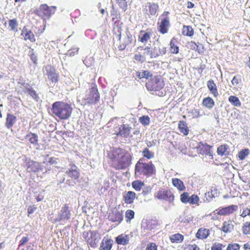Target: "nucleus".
Returning <instances> with one entry per match:
<instances>
[{"instance_id": "79ce46f5", "label": "nucleus", "mask_w": 250, "mask_h": 250, "mask_svg": "<svg viewBox=\"0 0 250 250\" xmlns=\"http://www.w3.org/2000/svg\"><path fill=\"white\" fill-rule=\"evenodd\" d=\"M143 186L144 183L138 181H134L132 183V187L137 191L140 190Z\"/></svg>"}, {"instance_id": "f8f14e48", "label": "nucleus", "mask_w": 250, "mask_h": 250, "mask_svg": "<svg viewBox=\"0 0 250 250\" xmlns=\"http://www.w3.org/2000/svg\"><path fill=\"white\" fill-rule=\"evenodd\" d=\"M238 209L237 205H232L227 207L218 208L216 209L217 214L220 215H227L232 213Z\"/></svg>"}, {"instance_id": "e2e57ef3", "label": "nucleus", "mask_w": 250, "mask_h": 250, "mask_svg": "<svg viewBox=\"0 0 250 250\" xmlns=\"http://www.w3.org/2000/svg\"><path fill=\"white\" fill-rule=\"evenodd\" d=\"M37 209V207L35 205H33L28 207L27 209V212L28 216L33 213Z\"/></svg>"}, {"instance_id": "f3484780", "label": "nucleus", "mask_w": 250, "mask_h": 250, "mask_svg": "<svg viewBox=\"0 0 250 250\" xmlns=\"http://www.w3.org/2000/svg\"><path fill=\"white\" fill-rule=\"evenodd\" d=\"M158 7V5L153 2H147L146 5V11L148 12V14L151 15H154L156 14Z\"/></svg>"}, {"instance_id": "a18cd8bd", "label": "nucleus", "mask_w": 250, "mask_h": 250, "mask_svg": "<svg viewBox=\"0 0 250 250\" xmlns=\"http://www.w3.org/2000/svg\"><path fill=\"white\" fill-rule=\"evenodd\" d=\"M143 153L144 156L147 159H151L154 157L153 153L150 152L147 148L144 149Z\"/></svg>"}, {"instance_id": "1a4fd4ad", "label": "nucleus", "mask_w": 250, "mask_h": 250, "mask_svg": "<svg viewBox=\"0 0 250 250\" xmlns=\"http://www.w3.org/2000/svg\"><path fill=\"white\" fill-rule=\"evenodd\" d=\"M68 206L65 205L61 208V210L58 215V216L56 219V221H62L65 222L70 218L71 214L70 211L68 210Z\"/></svg>"}, {"instance_id": "7ed1b4c3", "label": "nucleus", "mask_w": 250, "mask_h": 250, "mask_svg": "<svg viewBox=\"0 0 250 250\" xmlns=\"http://www.w3.org/2000/svg\"><path fill=\"white\" fill-rule=\"evenodd\" d=\"M52 113L60 120H67L71 116L72 108L70 105L62 102H56L52 104Z\"/></svg>"}, {"instance_id": "f03ea898", "label": "nucleus", "mask_w": 250, "mask_h": 250, "mask_svg": "<svg viewBox=\"0 0 250 250\" xmlns=\"http://www.w3.org/2000/svg\"><path fill=\"white\" fill-rule=\"evenodd\" d=\"M132 156L130 153L120 148L110 150V163L117 169H125L131 164Z\"/></svg>"}, {"instance_id": "f257e3e1", "label": "nucleus", "mask_w": 250, "mask_h": 250, "mask_svg": "<svg viewBox=\"0 0 250 250\" xmlns=\"http://www.w3.org/2000/svg\"><path fill=\"white\" fill-rule=\"evenodd\" d=\"M112 15H114L115 17L112 18V21L114 22L113 25V46L115 48H118L119 50H124L126 46L131 43L132 41V36L130 34H126V35L121 39V22L119 20L120 18V14H118L117 11L114 10V8L112 7Z\"/></svg>"}, {"instance_id": "774afa93", "label": "nucleus", "mask_w": 250, "mask_h": 250, "mask_svg": "<svg viewBox=\"0 0 250 250\" xmlns=\"http://www.w3.org/2000/svg\"><path fill=\"white\" fill-rule=\"evenodd\" d=\"M32 88L29 84L26 83L24 86L23 91L25 93H28L30 91V89H32Z\"/></svg>"}, {"instance_id": "4d7b16f0", "label": "nucleus", "mask_w": 250, "mask_h": 250, "mask_svg": "<svg viewBox=\"0 0 250 250\" xmlns=\"http://www.w3.org/2000/svg\"><path fill=\"white\" fill-rule=\"evenodd\" d=\"M28 94L32 97V98L36 101L38 100L39 99V97L38 95L37 94L36 91L32 88V89H30V91L28 93Z\"/></svg>"}, {"instance_id": "49530a36", "label": "nucleus", "mask_w": 250, "mask_h": 250, "mask_svg": "<svg viewBox=\"0 0 250 250\" xmlns=\"http://www.w3.org/2000/svg\"><path fill=\"white\" fill-rule=\"evenodd\" d=\"M189 194L188 192H184L181 195V201L183 203H188L189 201Z\"/></svg>"}, {"instance_id": "20e7f679", "label": "nucleus", "mask_w": 250, "mask_h": 250, "mask_svg": "<svg viewBox=\"0 0 250 250\" xmlns=\"http://www.w3.org/2000/svg\"><path fill=\"white\" fill-rule=\"evenodd\" d=\"M140 159L136 164L135 168V174L137 176L146 175L150 176L155 172V166L152 163H146L143 162Z\"/></svg>"}, {"instance_id": "9b49d317", "label": "nucleus", "mask_w": 250, "mask_h": 250, "mask_svg": "<svg viewBox=\"0 0 250 250\" xmlns=\"http://www.w3.org/2000/svg\"><path fill=\"white\" fill-rule=\"evenodd\" d=\"M21 36L25 41H29L31 42L36 41V38L32 31L28 29L26 26H24L21 30Z\"/></svg>"}, {"instance_id": "cd10ccee", "label": "nucleus", "mask_w": 250, "mask_h": 250, "mask_svg": "<svg viewBox=\"0 0 250 250\" xmlns=\"http://www.w3.org/2000/svg\"><path fill=\"white\" fill-rule=\"evenodd\" d=\"M234 226L231 221H225L223 224L221 229L225 233H229L231 232Z\"/></svg>"}, {"instance_id": "c9c22d12", "label": "nucleus", "mask_w": 250, "mask_h": 250, "mask_svg": "<svg viewBox=\"0 0 250 250\" xmlns=\"http://www.w3.org/2000/svg\"><path fill=\"white\" fill-rule=\"evenodd\" d=\"M182 33L184 35L187 36H192L193 35L194 31L191 27L184 26Z\"/></svg>"}, {"instance_id": "69168bd1", "label": "nucleus", "mask_w": 250, "mask_h": 250, "mask_svg": "<svg viewBox=\"0 0 250 250\" xmlns=\"http://www.w3.org/2000/svg\"><path fill=\"white\" fill-rule=\"evenodd\" d=\"M79 49L78 48H74L73 50H69L67 53V55L70 56H73L75 55V53H77Z\"/></svg>"}, {"instance_id": "412c9836", "label": "nucleus", "mask_w": 250, "mask_h": 250, "mask_svg": "<svg viewBox=\"0 0 250 250\" xmlns=\"http://www.w3.org/2000/svg\"><path fill=\"white\" fill-rule=\"evenodd\" d=\"M209 229H205V228H201L198 229L197 232L196 234V236L197 238L201 239H204L207 238L209 235Z\"/></svg>"}, {"instance_id": "680f3d73", "label": "nucleus", "mask_w": 250, "mask_h": 250, "mask_svg": "<svg viewBox=\"0 0 250 250\" xmlns=\"http://www.w3.org/2000/svg\"><path fill=\"white\" fill-rule=\"evenodd\" d=\"M29 238L28 236L23 237L20 241V244L19 245V247H20L23 246L29 241Z\"/></svg>"}, {"instance_id": "4468645a", "label": "nucleus", "mask_w": 250, "mask_h": 250, "mask_svg": "<svg viewBox=\"0 0 250 250\" xmlns=\"http://www.w3.org/2000/svg\"><path fill=\"white\" fill-rule=\"evenodd\" d=\"M69 166L70 167L65 173L74 180L78 179L80 175L78 167L74 164H70Z\"/></svg>"}, {"instance_id": "4be33fe9", "label": "nucleus", "mask_w": 250, "mask_h": 250, "mask_svg": "<svg viewBox=\"0 0 250 250\" xmlns=\"http://www.w3.org/2000/svg\"><path fill=\"white\" fill-rule=\"evenodd\" d=\"M24 138L33 145H38V136L36 134L30 133L26 135Z\"/></svg>"}, {"instance_id": "7c9ffc66", "label": "nucleus", "mask_w": 250, "mask_h": 250, "mask_svg": "<svg viewBox=\"0 0 250 250\" xmlns=\"http://www.w3.org/2000/svg\"><path fill=\"white\" fill-rule=\"evenodd\" d=\"M183 235L179 233L172 235L170 237V240L172 243H180L183 241Z\"/></svg>"}, {"instance_id": "5701e85b", "label": "nucleus", "mask_w": 250, "mask_h": 250, "mask_svg": "<svg viewBox=\"0 0 250 250\" xmlns=\"http://www.w3.org/2000/svg\"><path fill=\"white\" fill-rule=\"evenodd\" d=\"M136 197L135 192L129 191L124 195V201L126 204H131L133 202Z\"/></svg>"}, {"instance_id": "2f4dec72", "label": "nucleus", "mask_w": 250, "mask_h": 250, "mask_svg": "<svg viewBox=\"0 0 250 250\" xmlns=\"http://www.w3.org/2000/svg\"><path fill=\"white\" fill-rule=\"evenodd\" d=\"M203 104L207 107L211 109L214 105V102L213 99L210 97L205 98L203 101Z\"/></svg>"}, {"instance_id": "09e8293b", "label": "nucleus", "mask_w": 250, "mask_h": 250, "mask_svg": "<svg viewBox=\"0 0 250 250\" xmlns=\"http://www.w3.org/2000/svg\"><path fill=\"white\" fill-rule=\"evenodd\" d=\"M140 122L144 125H147L150 123V119L147 116H143L139 118Z\"/></svg>"}, {"instance_id": "b1692460", "label": "nucleus", "mask_w": 250, "mask_h": 250, "mask_svg": "<svg viewBox=\"0 0 250 250\" xmlns=\"http://www.w3.org/2000/svg\"><path fill=\"white\" fill-rule=\"evenodd\" d=\"M172 185L180 191H183L186 188L183 182L178 178H172Z\"/></svg>"}, {"instance_id": "a19ab883", "label": "nucleus", "mask_w": 250, "mask_h": 250, "mask_svg": "<svg viewBox=\"0 0 250 250\" xmlns=\"http://www.w3.org/2000/svg\"><path fill=\"white\" fill-rule=\"evenodd\" d=\"M249 154V150L248 149H244L241 150L238 154L239 158L243 160Z\"/></svg>"}, {"instance_id": "338daca9", "label": "nucleus", "mask_w": 250, "mask_h": 250, "mask_svg": "<svg viewBox=\"0 0 250 250\" xmlns=\"http://www.w3.org/2000/svg\"><path fill=\"white\" fill-rule=\"evenodd\" d=\"M191 113L194 118H197L200 117L201 115L200 114L199 110L197 109H193L192 110Z\"/></svg>"}, {"instance_id": "6e6552de", "label": "nucleus", "mask_w": 250, "mask_h": 250, "mask_svg": "<svg viewBox=\"0 0 250 250\" xmlns=\"http://www.w3.org/2000/svg\"><path fill=\"white\" fill-rule=\"evenodd\" d=\"M156 197L159 199L164 200L169 202H172L174 199V196L171 191L164 189L158 191Z\"/></svg>"}, {"instance_id": "c03bdc74", "label": "nucleus", "mask_w": 250, "mask_h": 250, "mask_svg": "<svg viewBox=\"0 0 250 250\" xmlns=\"http://www.w3.org/2000/svg\"><path fill=\"white\" fill-rule=\"evenodd\" d=\"M119 6L124 11L126 9L129 0H116Z\"/></svg>"}, {"instance_id": "bf43d9fd", "label": "nucleus", "mask_w": 250, "mask_h": 250, "mask_svg": "<svg viewBox=\"0 0 250 250\" xmlns=\"http://www.w3.org/2000/svg\"><path fill=\"white\" fill-rule=\"evenodd\" d=\"M146 250H157V247L155 243H151L147 246Z\"/></svg>"}, {"instance_id": "3c124183", "label": "nucleus", "mask_w": 250, "mask_h": 250, "mask_svg": "<svg viewBox=\"0 0 250 250\" xmlns=\"http://www.w3.org/2000/svg\"><path fill=\"white\" fill-rule=\"evenodd\" d=\"M241 82V79L239 76H234L231 81L232 85L237 86Z\"/></svg>"}, {"instance_id": "de8ad7c7", "label": "nucleus", "mask_w": 250, "mask_h": 250, "mask_svg": "<svg viewBox=\"0 0 250 250\" xmlns=\"http://www.w3.org/2000/svg\"><path fill=\"white\" fill-rule=\"evenodd\" d=\"M134 216V212L132 210L128 209L125 212V217L126 218V221H130Z\"/></svg>"}, {"instance_id": "39448f33", "label": "nucleus", "mask_w": 250, "mask_h": 250, "mask_svg": "<svg viewBox=\"0 0 250 250\" xmlns=\"http://www.w3.org/2000/svg\"><path fill=\"white\" fill-rule=\"evenodd\" d=\"M99 94L97 87L95 86H93L89 89V94L84 98V104H95L99 101Z\"/></svg>"}, {"instance_id": "393cba45", "label": "nucleus", "mask_w": 250, "mask_h": 250, "mask_svg": "<svg viewBox=\"0 0 250 250\" xmlns=\"http://www.w3.org/2000/svg\"><path fill=\"white\" fill-rule=\"evenodd\" d=\"M131 127L127 125H123L119 128V131L117 135H120L123 137H126L129 135L130 133Z\"/></svg>"}, {"instance_id": "a211bd4d", "label": "nucleus", "mask_w": 250, "mask_h": 250, "mask_svg": "<svg viewBox=\"0 0 250 250\" xmlns=\"http://www.w3.org/2000/svg\"><path fill=\"white\" fill-rule=\"evenodd\" d=\"M169 26V21L167 18H165L162 20L159 27L158 31L162 34L167 32L168 27Z\"/></svg>"}, {"instance_id": "0e129e2a", "label": "nucleus", "mask_w": 250, "mask_h": 250, "mask_svg": "<svg viewBox=\"0 0 250 250\" xmlns=\"http://www.w3.org/2000/svg\"><path fill=\"white\" fill-rule=\"evenodd\" d=\"M158 49H159L160 55H163L166 53V48L164 47L160 44H158Z\"/></svg>"}, {"instance_id": "72a5a7b5", "label": "nucleus", "mask_w": 250, "mask_h": 250, "mask_svg": "<svg viewBox=\"0 0 250 250\" xmlns=\"http://www.w3.org/2000/svg\"><path fill=\"white\" fill-rule=\"evenodd\" d=\"M229 101L235 106H240L241 102L238 97L234 96H230L229 98Z\"/></svg>"}, {"instance_id": "37998d69", "label": "nucleus", "mask_w": 250, "mask_h": 250, "mask_svg": "<svg viewBox=\"0 0 250 250\" xmlns=\"http://www.w3.org/2000/svg\"><path fill=\"white\" fill-rule=\"evenodd\" d=\"M199 200L200 199L198 196L197 195L193 194L189 197L188 203L192 205H198Z\"/></svg>"}, {"instance_id": "f704fd0d", "label": "nucleus", "mask_w": 250, "mask_h": 250, "mask_svg": "<svg viewBox=\"0 0 250 250\" xmlns=\"http://www.w3.org/2000/svg\"><path fill=\"white\" fill-rule=\"evenodd\" d=\"M228 146L227 145H222L218 147L217 152L218 154L223 156L228 154Z\"/></svg>"}, {"instance_id": "0eeeda50", "label": "nucleus", "mask_w": 250, "mask_h": 250, "mask_svg": "<svg viewBox=\"0 0 250 250\" xmlns=\"http://www.w3.org/2000/svg\"><path fill=\"white\" fill-rule=\"evenodd\" d=\"M83 236L91 247H94L96 243L98 234L96 231H84Z\"/></svg>"}, {"instance_id": "ea45409f", "label": "nucleus", "mask_w": 250, "mask_h": 250, "mask_svg": "<svg viewBox=\"0 0 250 250\" xmlns=\"http://www.w3.org/2000/svg\"><path fill=\"white\" fill-rule=\"evenodd\" d=\"M174 39L173 38L170 42V50L172 53L177 54L179 52V47L174 43Z\"/></svg>"}, {"instance_id": "e433bc0d", "label": "nucleus", "mask_w": 250, "mask_h": 250, "mask_svg": "<svg viewBox=\"0 0 250 250\" xmlns=\"http://www.w3.org/2000/svg\"><path fill=\"white\" fill-rule=\"evenodd\" d=\"M18 25V23L16 19H13L9 21V26L11 30L17 31Z\"/></svg>"}, {"instance_id": "aec40b11", "label": "nucleus", "mask_w": 250, "mask_h": 250, "mask_svg": "<svg viewBox=\"0 0 250 250\" xmlns=\"http://www.w3.org/2000/svg\"><path fill=\"white\" fill-rule=\"evenodd\" d=\"M116 242L119 245H125L129 242V236L125 234H121L116 238Z\"/></svg>"}, {"instance_id": "052dcab7", "label": "nucleus", "mask_w": 250, "mask_h": 250, "mask_svg": "<svg viewBox=\"0 0 250 250\" xmlns=\"http://www.w3.org/2000/svg\"><path fill=\"white\" fill-rule=\"evenodd\" d=\"M134 59L136 61H138L139 62H143L146 60L145 59V57H144L143 54L142 55H141L139 54H136L134 56Z\"/></svg>"}, {"instance_id": "13d9d810", "label": "nucleus", "mask_w": 250, "mask_h": 250, "mask_svg": "<svg viewBox=\"0 0 250 250\" xmlns=\"http://www.w3.org/2000/svg\"><path fill=\"white\" fill-rule=\"evenodd\" d=\"M249 215H250V209L248 208H244L243 212L240 214V216L244 218Z\"/></svg>"}, {"instance_id": "603ef678", "label": "nucleus", "mask_w": 250, "mask_h": 250, "mask_svg": "<svg viewBox=\"0 0 250 250\" xmlns=\"http://www.w3.org/2000/svg\"><path fill=\"white\" fill-rule=\"evenodd\" d=\"M152 76V74L148 70H143L141 72V77L143 78L148 79Z\"/></svg>"}, {"instance_id": "6e6d98bb", "label": "nucleus", "mask_w": 250, "mask_h": 250, "mask_svg": "<svg viewBox=\"0 0 250 250\" xmlns=\"http://www.w3.org/2000/svg\"><path fill=\"white\" fill-rule=\"evenodd\" d=\"M214 197V195L212 194V190L211 192H208L205 193L206 200L205 201L209 202L212 198Z\"/></svg>"}, {"instance_id": "4c0bfd02", "label": "nucleus", "mask_w": 250, "mask_h": 250, "mask_svg": "<svg viewBox=\"0 0 250 250\" xmlns=\"http://www.w3.org/2000/svg\"><path fill=\"white\" fill-rule=\"evenodd\" d=\"M144 52L143 53L144 57H145V60L147 57H149L150 59L154 58L153 57V55H152V49L149 47H146L144 49Z\"/></svg>"}, {"instance_id": "c756f323", "label": "nucleus", "mask_w": 250, "mask_h": 250, "mask_svg": "<svg viewBox=\"0 0 250 250\" xmlns=\"http://www.w3.org/2000/svg\"><path fill=\"white\" fill-rule=\"evenodd\" d=\"M100 250H109V238L104 237L100 246Z\"/></svg>"}, {"instance_id": "ddd939ff", "label": "nucleus", "mask_w": 250, "mask_h": 250, "mask_svg": "<svg viewBox=\"0 0 250 250\" xmlns=\"http://www.w3.org/2000/svg\"><path fill=\"white\" fill-rule=\"evenodd\" d=\"M45 70L48 78L52 83H57L58 81V75L56 73L55 68L51 65H47L45 67Z\"/></svg>"}, {"instance_id": "6ab92c4d", "label": "nucleus", "mask_w": 250, "mask_h": 250, "mask_svg": "<svg viewBox=\"0 0 250 250\" xmlns=\"http://www.w3.org/2000/svg\"><path fill=\"white\" fill-rule=\"evenodd\" d=\"M207 86L210 92L213 95L214 97H217L218 95L217 87L216 84L212 80H209L207 82Z\"/></svg>"}, {"instance_id": "2eb2a0df", "label": "nucleus", "mask_w": 250, "mask_h": 250, "mask_svg": "<svg viewBox=\"0 0 250 250\" xmlns=\"http://www.w3.org/2000/svg\"><path fill=\"white\" fill-rule=\"evenodd\" d=\"M27 167V170L28 172H36L39 170H42L40 164L32 161H29Z\"/></svg>"}, {"instance_id": "5fc2aeb1", "label": "nucleus", "mask_w": 250, "mask_h": 250, "mask_svg": "<svg viewBox=\"0 0 250 250\" xmlns=\"http://www.w3.org/2000/svg\"><path fill=\"white\" fill-rule=\"evenodd\" d=\"M222 244L219 243H215L211 247V250H222L223 247H224Z\"/></svg>"}, {"instance_id": "bb28decb", "label": "nucleus", "mask_w": 250, "mask_h": 250, "mask_svg": "<svg viewBox=\"0 0 250 250\" xmlns=\"http://www.w3.org/2000/svg\"><path fill=\"white\" fill-rule=\"evenodd\" d=\"M16 121V117L11 114L7 115L5 125L8 128H11Z\"/></svg>"}, {"instance_id": "9d476101", "label": "nucleus", "mask_w": 250, "mask_h": 250, "mask_svg": "<svg viewBox=\"0 0 250 250\" xmlns=\"http://www.w3.org/2000/svg\"><path fill=\"white\" fill-rule=\"evenodd\" d=\"M146 87L150 91H157L161 89L163 87V84L159 80L155 78L147 82Z\"/></svg>"}, {"instance_id": "dca6fc26", "label": "nucleus", "mask_w": 250, "mask_h": 250, "mask_svg": "<svg viewBox=\"0 0 250 250\" xmlns=\"http://www.w3.org/2000/svg\"><path fill=\"white\" fill-rule=\"evenodd\" d=\"M123 218V214L122 210H114L112 211L111 220L112 222H116L119 224Z\"/></svg>"}, {"instance_id": "58836bf2", "label": "nucleus", "mask_w": 250, "mask_h": 250, "mask_svg": "<svg viewBox=\"0 0 250 250\" xmlns=\"http://www.w3.org/2000/svg\"><path fill=\"white\" fill-rule=\"evenodd\" d=\"M242 230L245 234H250V222H246L244 223L242 226Z\"/></svg>"}, {"instance_id": "423d86ee", "label": "nucleus", "mask_w": 250, "mask_h": 250, "mask_svg": "<svg viewBox=\"0 0 250 250\" xmlns=\"http://www.w3.org/2000/svg\"><path fill=\"white\" fill-rule=\"evenodd\" d=\"M55 6L49 7L46 4H42L37 10L38 14L44 19L49 18L55 12Z\"/></svg>"}, {"instance_id": "864d4df0", "label": "nucleus", "mask_w": 250, "mask_h": 250, "mask_svg": "<svg viewBox=\"0 0 250 250\" xmlns=\"http://www.w3.org/2000/svg\"><path fill=\"white\" fill-rule=\"evenodd\" d=\"M240 249L239 245L234 243L229 244L227 248V250H239Z\"/></svg>"}, {"instance_id": "8fccbe9b", "label": "nucleus", "mask_w": 250, "mask_h": 250, "mask_svg": "<svg viewBox=\"0 0 250 250\" xmlns=\"http://www.w3.org/2000/svg\"><path fill=\"white\" fill-rule=\"evenodd\" d=\"M152 55L154 58L160 56V53L159 49H158V44H155V46L152 49Z\"/></svg>"}, {"instance_id": "a878e982", "label": "nucleus", "mask_w": 250, "mask_h": 250, "mask_svg": "<svg viewBox=\"0 0 250 250\" xmlns=\"http://www.w3.org/2000/svg\"><path fill=\"white\" fill-rule=\"evenodd\" d=\"M150 39V33L145 32L143 31L140 32L139 36V41L144 44H146Z\"/></svg>"}, {"instance_id": "473e14b6", "label": "nucleus", "mask_w": 250, "mask_h": 250, "mask_svg": "<svg viewBox=\"0 0 250 250\" xmlns=\"http://www.w3.org/2000/svg\"><path fill=\"white\" fill-rule=\"evenodd\" d=\"M211 147H212L211 146L207 144H202V146H199L200 150L201 151L200 153L206 155L210 153V148Z\"/></svg>"}, {"instance_id": "c85d7f7f", "label": "nucleus", "mask_w": 250, "mask_h": 250, "mask_svg": "<svg viewBox=\"0 0 250 250\" xmlns=\"http://www.w3.org/2000/svg\"><path fill=\"white\" fill-rule=\"evenodd\" d=\"M178 128L181 133L184 135H187L188 133V128L187 123L184 121H180L178 124Z\"/></svg>"}]
</instances>
